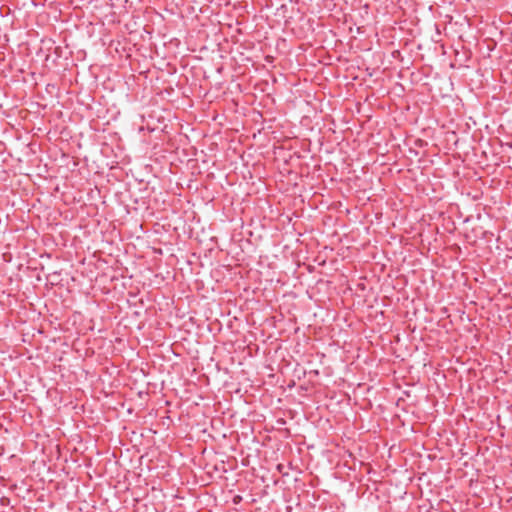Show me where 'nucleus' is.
I'll list each match as a JSON object with an SVG mask.
<instances>
[{
  "label": "nucleus",
  "instance_id": "obj_1",
  "mask_svg": "<svg viewBox=\"0 0 512 512\" xmlns=\"http://www.w3.org/2000/svg\"><path fill=\"white\" fill-rule=\"evenodd\" d=\"M242 500L241 496L237 495L233 498V503L238 504Z\"/></svg>",
  "mask_w": 512,
  "mask_h": 512
}]
</instances>
